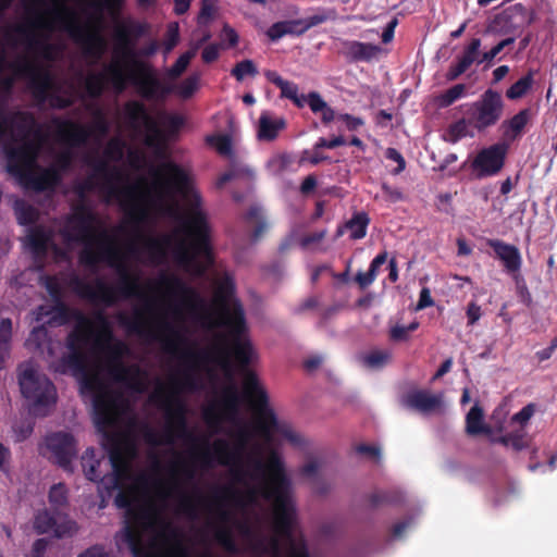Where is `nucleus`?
<instances>
[{
    "label": "nucleus",
    "instance_id": "obj_7",
    "mask_svg": "<svg viewBox=\"0 0 557 557\" xmlns=\"http://www.w3.org/2000/svg\"><path fill=\"white\" fill-rule=\"evenodd\" d=\"M181 358L185 367L180 376L171 379L169 389L159 385L149 397L152 404L164 411L165 428L177 421L178 412L187 414V405L180 397V394L183 392L194 393L200 389L201 384L197 375V369L200 364L210 360V355L208 351L188 348L182 351Z\"/></svg>",
    "mask_w": 557,
    "mask_h": 557
},
{
    "label": "nucleus",
    "instance_id": "obj_56",
    "mask_svg": "<svg viewBox=\"0 0 557 557\" xmlns=\"http://www.w3.org/2000/svg\"><path fill=\"white\" fill-rule=\"evenodd\" d=\"M12 337V321L9 318L0 321V362L4 361V358L9 351L10 341Z\"/></svg>",
    "mask_w": 557,
    "mask_h": 557
},
{
    "label": "nucleus",
    "instance_id": "obj_24",
    "mask_svg": "<svg viewBox=\"0 0 557 557\" xmlns=\"http://www.w3.org/2000/svg\"><path fill=\"white\" fill-rule=\"evenodd\" d=\"M4 151L8 159V171L14 175H22L27 168L35 164L40 151V143L24 138L17 145H5Z\"/></svg>",
    "mask_w": 557,
    "mask_h": 557
},
{
    "label": "nucleus",
    "instance_id": "obj_39",
    "mask_svg": "<svg viewBox=\"0 0 557 557\" xmlns=\"http://www.w3.org/2000/svg\"><path fill=\"white\" fill-rule=\"evenodd\" d=\"M235 459V481L240 485L244 484V418L242 417L236 421Z\"/></svg>",
    "mask_w": 557,
    "mask_h": 557
},
{
    "label": "nucleus",
    "instance_id": "obj_17",
    "mask_svg": "<svg viewBox=\"0 0 557 557\" xmlns=\"http://www.w3.org/2000/svg\"><path fill=\"white\" fill-rule=\"evenodd\" d=\"M505 102L499 91L488 88L469 109V124L479 133L494 127L503 117Z\"/></svg>",
    "mask_w": 557,
    "mask_h": 557
},
{
    "label": "nucleus",
    "instance_id": "obj_5",
    "mask_svg": "<svg viewBox=\"0 0 557 557\" xmlns=\"http://www.w3.org/2000/svg\"><path fill=\"white\" fill-rule=\"evenodd\" d=\"M78 260L82 265L89 269H96L100 262H106L119 275L114 286L109 285L101 278H96L95 283L90 284L74 275L70 280V286L81 298L110 307L119 300V297L127 299L141 295L139 277L131 273L125 256L117 247L114 238L108 233L100 235L99 251L91 249L81 251Z\"/></svg>",
    "mask_w": 557,
    "mask_h": 557
},
{
    "label": "nucleus",
    "instance_id": "obj_41",
    "mask_svg": "<svg viewBox=\"0 0 557 557\" xmlns=\"http://www.w3.org/2000/svg\"><path fill=\"white\" fill-rule=\"evenodd\" d=\"M34 530L38 534H46L54 531L57 537L63 536L64 532L57 527V520L48 509L39 510L34 517Z\"/></svg>",
    "mask_w": 557,
    "mask_h": 557
},
{
    "label": "nucleus",
    "instance_id": "obj_36",
    "mask_svg": "<svg viewBox=\"0 0 557 557\" xmlns=\"http://www.w3.org/2000/svg\"><path fill=\"white\" fill-rule=\"evenodd\" d=\"M26 347L34 352L52 355L51 338L46 325L41 324L34 327L25 343Z\"/></svg>",
    "mask_w": 557,
    "mask_h": 557
},
{
    "label": "nucleus",
    "instance_id": "obj_54",
    "mask_svg": "<svg viewBox=\"0 0 557 557\" xmlns=\"http://www.w3.org/2000/svg\"><path fill=\"white\" fill-rule=\"evenodd\" d=\"M161 284L166 287L169 290L181 294L188 297H196V293L194 289L188 287L180 277L172 276H162Z\"/></svg>",
    "mask_w": 557,
    "mask_h": 557
},
{
    "label": "nucleus",
    "instance_id": "obj_20",
    "mask_svg": "<svg viewBox=\"0 0 557 557\" xmlns=\"http://www.w3.org/2000/svg\"><path fill=\"white\" fill-rule=\"evenodd\" d=\"M57 126L55 135L58 139L70 147H79L87 143L95 131L100 135L109 132V124L101 111H97L91 127L71 120H54Z\"/></svg>",
    "mask_w": 557,
    "mask_h": 557
},
{
    "label": "nucleus",
    "instance_id": "obj_13",
    "mask_svg": "<svg viewBox=\"0 0 557 557\" xmlns=\"http://www.w3.org/2000/svg\"><path fill=\"white\" fill-rule=\"evenodd\" d=\"M117 490L114 504L117 508L125 509L126 516V524L122 534L123 542L128 545L133 557H156L144 545L141 537L140 529L148 519L147 510L134 505L135 492L133 488L122 486Z\"/></svg>",
    "mask_w": 557,
    "mask_h": 557
},
{
    "label": "nucleus",
    "instance_id": "obj_38",
    "mask_svg": "<svg viewBox=\"0 0 557 557\" xmlns=\"http://www.w3.org/2000/svg\"><path fill=\"white\" fill-rule=\"evenodd\" d=\"M466 432L471 436L491 433V428L484 423L483 409L478 404L466 416Z\"/></svg>",
    "mask_w": 557,
    "mask_h": 557
},
{
    "label": "nucleus",
    "instance_id": "obj_48",
    "mask_svg": "<svg viewBox=\"0 0 557 557\" xmlns=\"http://www.w3.org/2000/svg\"><path fill=\"white\" fill-rule=\"evenodd\" d=\"M534 83V71L530 70L524 76L513 83L507 90L506 97L509 100H517L524 97Z\"/></svg>",
    "mask_w": 557,
    "mask_h": 557
},
{
    "label": "nucleus",
    "instance_id": "obj_2",
    "mask_svg": "<svg viewBox=\"0 0 557 557\" xmlns=\"http://www.w3.org/2000/svg\"><path fill=\"white\" fill-rule=\"evenodd\" d=\"M150 32L151 25L146 21L128 18L117 24L113 33V61L106 72L116 92L131 85L141 98L162 101L171 95V85L158 77L151 64L137 58V42Z\"/></svg>",
    "mask_w": 557,
    "mask_h": 557
},
{
    "label": "nucleus",
    "instance_id": "obj_35",
    "mask_svg": "<svg viewBox=\"0 0 557 557\" xmlns=\"http://www.w3.org/2000/svg\"><path fill=\"white\" fill-rule=\"evenodd\" d=\"M286 126L284 119H273L269 112H262L257 127V137L262 141H273Z\"/></svg>",
    "mask_w": 557,
    "mask_h": 557
},
{
    "label": "nucleus",
    "instance_id": "obj_30",
    "mask_svg": "<svg viewBox=\"0 0 557 557\" xmlns=\"http://www.w3.org/2000/svg\"><path fill=\"white\" fill-rule=\"evenodd\" d=\"M34 119L25 112H15L12 114H0V145H8L13 139L15 129L25 134L27 127Z\"/></svg>",
    "mask_w": 557,
    "mask_h": 557
},
{
    "label": "nucleus",
    "instance_id": "obj_1",
    "mask_svg": "<svg viewBox=\"0 0 557 557\" xmlns=\"http://www.w3.org/2000/svg\"><path fill=\"white\" fill-rule=\"evenodd\" d=\"M283 441L298 447L301 436L293 425L278 419L271 405L270 394L259 374L246 376V479L255 472L259 487L275 485L276 492L286 487L285 462L277 446Z\"/></svg>",
    "mask_w": 557,
    "mask_h": 557
},
{
    "label": "nucleus",
    "instance_id": "obj_3",
    "mask_svg": "<svg viewBox=\"0 0 557 557\" xmlns=\"http://www.w3.org/2000/svg\"><path fill=\"white\" fill-rule=\"evenodd\" d=\"M152 182L150 191L159 201L173 199L176 195L183 197L189 205V212L183 221V231L189 237V243L182 240L176 249V260L189 264L199 255L210 253L209 227L205 212L200 209L201 197L190 186L188 173L174 162H164L150 170Z\"/></svg>",
    "mask_w": 557,
    "mask_h": 557
},
{
    "label": "nucleus",
    "instance_id": "obj_46",
    "mask_svg": "<svg viewBox=\"0 0 557 557\" xmlns=\"http://www.w3.org/2000/svg\"><path fill=\"white\" fill-rule=\"evenodd\" d=\"M170 244V236H163L161 238H148L145 243V249L147 250L151 261L159 263L165 258L166 249Z\"/></svg>",
    "mask_w": 557,
    "mask_h": 557
},
{
    "label": "nucleus",
    "instance_id": "obj_27",
    "mask_svg": "<svg viewBox=\"0 0 557 557\" xmlns=\"http://www.w3.org/2000/svg\"><path fill=\"white\" fill-rule=\"evenodd\" d=\"M94 171L97 175L103 178V189L109 197L119 198L122 195L127 197L134 196L136 189L135 187L121 189L116 186L115 183L122 178L121 172L117 168L110 166L104 160H99L95 163Z\"/></svg>",
    "mask_w": 557,
    "mask_h": 557
},
{
    "label": "nucleus",
    "instance_id": "obj_51",
    "mask_svg": "<svg viewBox=\"0 0 557 557\" xmlns=\"http://www.w3.org/2000/svg\"><path fill=\"white\" fill-rule=\"evenodd\" d=\"M14 210L17 222L21 225H30L35 223L38 219L37 210L33 206L26 203L25 201H16Z\"/></svg>",
    "mask_w": 557,
    "mask_h": 557
},
{
    "label": "nucleus",
    "instance_id": "obj_60",
    "mask_svg": "<svg viewBox=\"0 0 557 557\" xmlns=\"http://www.w3.org/2000/svg\"><path fill=\"white\" fill-rule=\"evenodd\" d=\"M334 11L329 9H318L317 13L310 15L306 18H301L305 26L304 29L309 30L310 28L323 24L332 18H334Z\"/></svg>",
    "mask_w": 557,
    "mask_h": 557
},
{
    "label": "nucleus",
    "instance_id": "obj_32",
    "mask_svg": "<svg viewBox=\"0 0 557 557\" xmlns=\"http://www.w3.org/2000/svg\"><path fill=\"white\" fill-rule=\"evenodd\" d=\"M379 51V46L357 40H344L341 49V53L350 63L369 62Z\"/></svg>",
    "mask_w": 557,
    "mask_h": 557
},
{
    "label": "nucleus",
    "instance_id": "obj_16",
    "mask_svg": "<svg viewBox=\"0 0 557 557\" xmlns=\"http://www.w3.org/2000/svg\"><path fill=\"white\" fill-rule=\"evenodd\" d=\"M228 490L223 486H213L209 496H205L199 488L191 494L183 493L178 500V510L190 519L198 518L200 509L212 517H224V505Z\"/></svg>",
    "mask_w": 557,
    "mask_h": 557
},
{
    "label": "nucleus",
    "instance_id": "obj_19",
    "mask_svg": "<svg viewBox=\"0 0 557 557\" xmlns=\"http://www.w3.org/2000/svg\"><path fill=\"white\" fill-rule=\"evenodd\" d=\"M126 351V346L119 342L109 347L110 366L109 374L119 383H123L127 388L136 393H144L146 391V373L139 366H125L122 362V357Z\"/></svg>",
    "mask_w": 557,
    "mask_h": 557
},
{
    "label": "nucleus",
    "instance_id": "obj_43",
    "mask_svg": "<svg viewBox=\"0 0 557 557\" xmlns=\"http://www.w3.org/2000/svg\"><path fill=\"white\" fill-rule=\"evenodd\" d=\"M51 242V234L42 227L32 230L27 236V243L30 250L36 256H45Z\"/></svg>",
    "mask_w": 557,
    "mask_h": 557
},
{
    "label": "nucleus",
    "instance_id": "obj_40",
    "mask_svg": "<svg viewBox=\"0 0 557 557\" xmlns=\"http://www.w3.org/2000/svg\"><path fill=\"white\" fill-rule=\"evenodd\" d=\"M82 467L87 480L91 482H104L106 476L99 471L100 460L96 458L92 447L87 448L82 456Z\"/></svg>",
    "mask_w": 557,
    "mask_h": 557
},
{
    "label": "nucleus",
    "instance_id": "obj_29",
    "mask_svg": "<svg viewBox=\"0 0 557 557\" xmlns=\"http://www.w3.org/2000/svg\"><path fill=\"white\" fill-rule=\"evenodd\" d=\"M486 245L494 250L496 258L503 262L507 273L515 274L520 271L522 258L515 245L500 239H487Z\"/></svg>",
    "mask_w": 557,
    "mask_h": 557
},
{
    "label": "nucleus",
    "instance_id": "obj_49",
    "mask_svg": "<svg viewBox=\"0 0 557 557\" xmlns=\"http://www.w3.org/2000/svg\"><path fill=\"white\" fill-rule=\"evenodd\" d=\"M7 67L10 69V63L7 62L3 54H0V104L7 101L15 83L13 75L4 73Z\"/></svg>",
    "mask_w": 557,
    "mask_h": 557
},
{
    "label": "nucleus",
    "instance_id": "obj_34",
    "mask_svg": "<svg viewBox=\"0 0 557 557\" xmlns=\"http://www.w3.org/2000/svg\"><path fill=\"white\" fill-rule=\"evenodd\" d=\"M265 77L280 88L281 98L289 99L299 109L306 106L305 95L299 94L298 86L295 83L284 79L275 71H268Z\"/></svg>",
    "mask_w": 557,
    "mask_h": 557
},
{
    "label": "nucleus",
    "instance_id": "obj_63",
    "mask_svg": "<svg viewBox=\"0 0 557 557\" xmlns=\"http://www.w3.org/2000/svg\"><path fill=\"white\" fill-rule=\"evenodd\" d=\"M388 359L389 354L387 351L374 350L363 356L362 362L370 369H380L386 364Z\"/></svg>",
    "mask_w": 557,
    "mask_h": 557
},
{
    "label": "nucleus",
    "instance_id": "obj_57",
    "mask_svg": "<svg viewBox=\"0 0 557 557\" xmlns=\"http://www.w3.org/2000/svg\"><path fill=\"white\" fill-rule=\"evenodd\" d=\"M198 85H199V76L197 74H193V75L188 76L187 78H185L176 87V89L173 86H171L173 89L171 94H173L175 91L183 99H188L198 89Z\"/></svg>",
    "mask_w": 557,
    "mask_h": 557
},
{
    "label": "nucleus",
    "instance_id": "obj_10",
    "mask_svg": "<svg viewBox=\"0 0 557 557\" xmlns=\"http://www.w3.org/2000/svg\"><path fill=\"white\" fill-rule=\"evenodd\" d=\"M151 311L152 304L148 300L143 308H136L132 315L120 312L117 314V322L129 334H135L148 341L159 339L162 342L166 352L177 355L180 347L187 345V338L169 322H161L156 325L147 317V313Z\"/></svg>",
    "mask_w": 557,
    "mask_h": 557
},
{
    "label": "nucleus",
    "instance_id": "obj_50",
    "mask_svg": "<svg viewBox=\"0 0 557 557\" xmlns=\"http://www.w3.org/2000/svg\"><path fill=\"white\" fill-rule=\"evenodd\" d=\"M48 499L54 510L65 508L69 504L67 488L63 483L53 484L50 487Z\"/></svg>",
    "mask_w": 557,
    "mask_h": 557
},
{
    "label": "nucleus",
    "instance_id": "obj_53",
    "mask_svg": "<svg viewBox=\"0 0 557 557\" xmlns=\"http://www.w3.org/2000/svg\"><path fill=\"white\" fill-rule=\"evenodd\" d=\"M206 143L213 147L219 154L223 157H231L232 156V140L228 135H210L207 136Z\"/></svg>",
    "mask_w": 557,
    "mask_h": 557
},
{
    "label": "nucleus",
    "instance_id": "obj_23",
    "mask_svg": "<svg viewBox=\"0 0 557 557\" xmlns=\"http://www.w3.org/2000/svg\"><path fill=\"white\" fill-rule=\"evenodd\" d=\"M507 143H496L481 149L471 163L478 178L497 175L504 168L508 153Z\"/></svg>",
    "mask_w": 557,
    "mask_h": 557
},
{
    "label": "nucleus",
    "instance_id": "obj_55",
    "mask_svg": "<svg viewBox=\"0 0 557 557\" xmlns=\"http://www.w3.org/2000/svg\"><path fill=\"white\" fill-rule=\"evenodd\" d=\"M195 57V50H188L182 53L175 63L166 70V76L170 79L178 78L189 65L191 59Z\"/></svg>",
    "mask_w": 557,
    "mask_h": 557
},
{
    "label": "nucleus",
    "instance_id": "obj_25",
    "mask_svg": "<svg viewBox=\"0 0 557 557\" xmlns=\"http://www.w3.org/2000/svg\"><path fill=\"white\" fill-rule=\"evenodd\" d=\"M46 444L54 462L64 470H71L77 453L74 436L67 432H55L47 436Z\"/></svg>",
    "mask_w": 557,
    "mask_h": 557
},
{
    "label": "nucleus",
    "instance_id": "obj_33",
    "mask_svg": "<svg viewBox=\"0 0 557 557\" xmlns=\"http://www.w3.org/2000/svg\"><path fill=\"white\" fill-rule=\"evenodd\" d=\"M246 236L250 243L259 242L269 228V223L261 207L250 206L246 210Z\"/></svg>",
    "mask_w": 557,
    "mask_h": 557
},
{
    "label": "nucleus",
    "instance_id": "obj_31",
    "mask_svg": "<svg viewBox=\"0 0 557 557\" xmlns=\"http://www.w3.org/2000/svg\"><path fill=\"white\" fill-rule=\"evenodd\" d=\"M62 176L55 166L41 169L38 173H30L25 176V185L37 191L44 193L54 190L61 183Z\"/></svg>",
    "mask_w": 557,
    "mask_h": 557
},
{
    "label": "nucleus",
    "instance_id": "obj_52",
    "mask_svg": "<svg viewBox=\"0 0 557 557\" xmlns=\"http://www.w3.org/2000/svg\"><path fill=\"white\" fill-rule=\"evenodd\" d=\"M469 120L460 119L450 124L444 134V139L450 144H456L468 135Z\"/></svg>",
    "mask_w": 557,
    "mask_h": 557
},
{
    "label": "nucleus",
    "instance_id": "obj_21",
    "mask_svg": "<svg viewBox=\"0 0 557 557\" xmlns=\"http://www.w3.org/2000/svg\"><path fill=\"white\" fill-rule=\"evenodd\" d=\"M60 17L63 21V29L83 47L85 55L95 59L101 58L106 49V40L98 28L79 24L74 13H69L66 17Z\"/></svg>",
    "mask_w": 557,
    "mask_h": 557
},
{
    "label": "nucleus",
    "instance_id": "obj_22",
    "mask_svg": "<svg viewBox=\"0 0 557 557\" xmlns=\"http://www.w3.org/2000/svg\"><path fill=\"white\" fill-rule=\"evenodd\" d=\"M47 24L44 22L41 16L29 21L27 24L17 25L14 32L21 37L23 44H25L26 50L40 57L41 59L52 62L57 59L60 49L57 45L48 42L45 38H41L35 29L47 28Z\"/></svg>",
    "mask_w": 557,
    "mask_h": 557
},
{
    "label": "nucleus",
    "instance_id": "obj_58",
    "mask_svg": "<svg viewBox=\"0 0 557 557\" xmlns=\"http://www.w3.org/2000/svg\"><path fill=\"white\" fill-rule=\"evenodd\" d=\"M466 89L467 88L465 84H456L453 87L448 88L438 97L440 106L442 108H447L451 106L456 100L465 96Z\"/></svg>",
    "mask_w": 557,
    "mask_h": 557
},
{
    "label": "nucleus",
    "instance_id": "obj_45",
    "mask_svg": "<svg viewBox=\"0 0 557 557\" xmlns=\"http://www.w3.org/2000/svg\"><path fill=\"white\" fill-rule=\"evenodd\" d=\"M295 163V158L293 154L283 152L277 153L270 158L267 162V169L273 174V175H282L285 172L288 171H296L293 166Z\"/></svg>",
    "mask_w": 557,
    "mask_h": 557
},
{
    "label": "nucleus",
    "instance_id": "obj_62",
    "mask_svg": "<svg viewBox=\"0 0 557 557\" xmlns=\"http://www.w3.org/2000/svg\"><path fill=\"white\" fill-rule=\"evenodd\" d=\"M180 41V27L176 22L170 23L166 27L162 42L164 53L171 52Z\"/></svg>",
    "mask_w": 557,
    "mask_h": 557
},
{
    "label": "nucleus",
    "instance_id": "obj_12",
    "mask_svg": "<svg viewBox=\"0 0 557 557\" xmlns=\"http://www.w3.org/2000/svg\"><path fill=\"white\" fill-rule=\"evenodd\" d=\"M17 381L22 396L30 403V410L36 416H47L49 408L57 403L54 384L40 374L32 362L18 366Z\"/></svg>",
    "mask_w": 557,
    "mask_h": 557
},
{
    "label": "nucleus",
    "instance_id": "obj_64",
    "mask_svg": "<svg viewBox=\"0 0 557 557\" xmlns=\"http://www.w3.org/2000/svg\"><path fill=\"white\" fill-rule=\"evenodd\" d=\"M12 430L14 433V441L16 443H21L32 435L34 431V423L29 419H23L15 422Z\"/></svg>",
    "mask_w": 557,
    "mask_h": 557
},
{
    "label": "nucleus",
    "instance_id": "obj_8",
    "mask_svg": "<svg viewBox=\"0 0 557 557\" xmlns=\"http://www.w3.org/2000/svg\"><path fill=\"white\" fill-rule=\"evenodd\" d=\"M106 337H101L100 347L83 346V364L75 367L65 360V355L61 357L57 366V371L66 373L72 370L75 375H79V389L83 396H90L92 398L94 422L98 431L109 430L114 423V406L115 398L113 394L107 389L106 384L98 371H89L87 369V348L102 349Z\"/></svg>",
    "mask_w": 557,
    "mask_h": 557
},
{
    "label": "nucleus",
    "instance_id": "obj_6",
    "mask_svg": "<svg viewBox=\"0 0 557 557\" xmlns=\"http://www.w3.org/2000/svg\"><path fill=\"white\" fill-rule=\"evenodd\" d=\"M52 317L49 324L57 323L64 325L71 320H75V325L66 337V347L69 354L65 360L75 367L83 364V346L100 347L101 337L106 341L112 338V331L106 315L98 312L95 315V322L78 310L72 309L64 300L55 301L52 306Z\"/></svg>",
    "mask_w": 557,
    "mask_h": 557
},
{
    "label": "nucleus",
    "instance_id": "obj_44",
    "mask_svg": "<svg viewBox=\"0 0 557 557\" xmlns=\"http://www.w3.org/2000/svg\"><path fill=\"white\" fill-rule=\"evenodd\" d=\"M107 84L112 87L104 70L103 73H95L87 76L85 79V90L90 98L97 99L102 96Z\"/></svg>",
    "mask_w": 557,
    "mask_h": 557
},
{
    "label": "nucleus",
    "instance_id": "obj_37",
    "mask_svg": "<svg viewBox=\"0 0 557 557\" xmlns=\"http://www.w3.org/2000/svg\"><path fill=\"white\" fill-rule=\"evenodd\" d=\"M233 404L230 399L218 400L209 404L202 411L203 420L211 429H219L224 421V413L232 409Z\"/></svg>",
    "mask_w": 557,
    "mask_h": 557
},
{
    "label": "nucleus",
    "instance_id": "obj_61",
    "mask_svg": "<svg viewBox=\"0 0 557 557\" xmlns=\"http://www.w3.org/2000/svg\"><path fill=\"white\" fill-rule=\"evenodd\" d=\"M216 0H201V8L197 16L199 26H207L215 16Z\"/></svg>",
    "mask_w": 557,
    "mask_h": 557
},
{
    "label": "nucleus",
    "instance_id": "obj_18",
    "mask_svg": "<svg viewBox=\"0 0 557 557\" xmlns=\"http://www.w3.org/2000/svg\"><path fill=\"white\" fill-rule=\"evenodd\" d=\"M125 117L128 125L138 131L145 129V145L157 151L165 147L166 135L158 121L149 114L146 106L137 100L128 101L124 106Z\"/></svg>",
    "mask_w": 557,
    "mask_h": 557
},
{
    "label": "nucleus",
    "instance_id": "obj_14",
    "mask_svg": "<svg viewBox=\"0 0 557 557\" xmlns=\"http://www.w3.org/2000/svg\"><path fill=\"white\" fill-rule=\"evenodd\" d=\"M97 222V215L85 202L73 206V212L66 216L61 236L66 243L83 244L84 248L99 251L100 235L96 234L94 224ZM103 233H107L103 231Z\"/></svg>",
    "mask_w": 557,
    "mask_h": 557
},
{
    "label": "nucleus",
    "instance_id": "obj_26",
    "mask_svg": "<svg viewBox=\"0 0 557 557\" xmlns=\"http://www.w3.org/2000/svg\"><path fill=\"white\" fill-rule=\"evenodd\" d=\"M443 393L432 394L430 391L421 388L411 389L400 398L403 407L422 414L440 411L443 407Z\"/></svg>",
    "mask_w": 557,
    "mask_h": 557
},
{
    "label": "nucleus",
    "instance_id": "obj_15",
    "mask_svg": "<svg viewBox=\"0 0 557 557\" xmlns=\"http://www.w3.org/2000/svg\"><path fill=\"white\" fill-rule=\"evenodd\" d=\"M103 433V446L109 454L112 473L102 482L107 490L124 486L129 476V458L134 456V445L121 433L100 431Z\"/></svg>",
    "mask_w": 557,
    "mask_h": 557
},
{
    "label": "nucleus",
    "instance_id": "obj_4",
    "mask_svg": "<svg viewBox=\"0 0 557 557\" xmlns=\"http://www.w3.org/2000/svg\"><path fill=\"white\" fill-rule=\"evenodd\" d=\"M287 485L281 492H276L275 485L262 490L260 480L255 472H249L246 479V552L249 548L251 527L249 510L263 499L272 506L273 535H262L255 542V549L265 557H282V540L290 544L289 557H311L307 544L301 541L298 545L294 542V531L297 524L296 506L292 498V482L286 474Z\"/></svg>",
    "mask_w": 557,
    "mask_h": 557
},
{
    "label": "nucleus",
    "instance_id": "obj_47",
    "mask_svg": "<svg viewBox=\"0 0 557 557\" xmlns=\"http://www.w3.org/2000/svg\"><path fill=\"white\" fill-rule=\"evenodd\" d=\"M370 218L366 212H357L345 223V227L350 231L351 239H361L367 235V228Z\"/></svg>",
    "mask_w": 557,
    "mask_h": 557
},
{
    "label": "nucleus",
    "instance_id": "obj_11",
    "mask_svg": "<svg viewBox=\"0 0 557 557\" xmlns=\"http://www.w3.org/2000/svg\"><path fill=\"white\" fill-rule=\"evenodd\" d=\"M177 421L164 430V442L173 444L175 437L183 438L193 445L190 458L194 465L198 463L205 469L212 468L214 461L223 463L227 455L228 445L223 440H216L210 445L208 438L196 436L188 428L187 414L178 412Z\"/></svg>",
    "mask_w": 557,
    "mask_h": 557
},
{
    "label": "nucleus",
    "instance_id": "obj_42",
    "mask_svg": "<svg viewBox=\"0 0 557 557\" xmlns=\"http://www.w3.org/2000/svg\"><path fill=\"white\" fill-rule=\"evenodd\" d=\"M235 358L238 371H244V309L239 306L236 308Z\"/></svg>",
    "mask_w": 557,
    "mask_h": 557
},
{
    "label": "nucleus",
    "instance_id": "obj_9",
    "mask_svg": "<svg viewBox=\"0 0 557 557\" xmlns=\"http://www.w3.org/2000/svg\"><path fill=\"white\" fill-rule=\"evenodd\" d=\"M10 70L13 72L14 78H23L27 81V86L38 103L49 101L53 109L64 110L73 106L74 101L71 97H64L54 90V78L50 70L36 59L26 55L20 57L10 62Z\"/></svg>",
    "mask_w": 557,
    "mask_h": 557
},
{
    "label": "nucleus",
    "instance_id": "obj_59",
    "mask_svg": "<svg viewBox=\"0 0 557 557\" xmlns=\"http://www.w3.org/2000/svg\"><path fill=\"white\" fill-rule=\"evenodd\" d=\"M481 39L472 38L471 41L465 47L462 55L459 58L466 65L470 67L475 61L480 60Z\"/></svg>",
    "mask_w": 557,
    "mask_h": 557
},
{
    "label": "nucleus",
    "instance_id": "obj_28",
    "mask_svg": "<svg viewBox=\"0 0 557 557\" xmlns=\"http://www.w3.org/2000/svg\"><path fill=\"white\" fill-rule=\"evenodd\" d=\"M531 110L529 108L518 111L515 115L504 120L499 125L502 133V141L507 143L508 147L511 143L520 139L531 121Z\"/></svg>",
    "mask_w": 557,
    "mask_h": 557
}]
</instances>
